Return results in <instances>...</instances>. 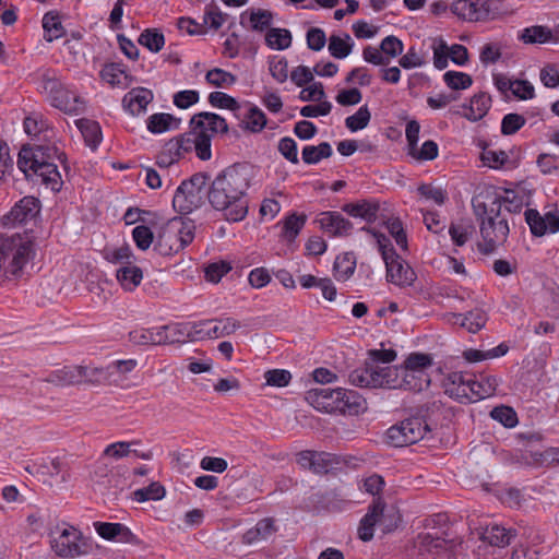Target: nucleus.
Here are the masks:
<instances>
[{"label": "nucleus", "mask_w": 559, "mask_h": 559, "mask_svg": "<svg viewBox=\"0 0 559 559\" xmlns=\"http://www.w3.org/2000/svg\"><path fill=\"white\" fill-rule=\"evenodd\" d=\"M473 234V226L464 224H451L449 235L451 236L454 245L464 246Z\"/></svg>", "instance_id": "62"}, {"label": "nucleus", "mask_w": 559, "mask_h": 559, "mask_svg": "<svg viewBox=\"0 0 559 559\" xmlns=\"http://www.w3.org/2000/svg\"><path fill=\"white\" fill-rule=\"evenodd\" d=\"M106 260L121 266L132 264L135 261L134 254L129 246H121L106 252Z\"/></svg>", "instance_id": "55"}, {"label": "nucleus", "mask_w": 559, "mask_h": 559, "mask_svg": "<svg viewBox=\"0 0 559 559\" xmlns=\"http://www.w3.org/2000/svg\"><path fill=\"white\" fill-rule=\"evenodd\" d=\"M140 441H119L114 442L111 444H108L104 452H103V459H114V460H120L122 457H127L132 452V445L139 444Z\"/></svg>", "instance_id": "48"}, {"label": "nucleus", "mask_w": 559, "mask_h": 559, "mask_svg": "<svg viewBox=\"0 0 559 559\" xmlns=\"http://www.w3.org/2000/svg\"><path fill=\"white\" fill-rule=\"evenodd\" d=\"M53 107L66 114L79 115L84 110L83 99L71 93L58 79H46L43 85Z\"/></svg>", "instance_id": "12"}, {"label": "nucleus", "mask_w": 559, "mask_h": 559, "mask_svg": "<svg viewBox=\"0 0 559 559\" xmlns=\"http://www.w3.org/2000/svg\"><path fill=\"white\" fill-rule=\"evenodd\" d=\"M513 536L514 535L510 530H507L498 524L488 525L483 530L480 534L481 540L496 547H504L509 545Z\"/></svg>", "instance_id": "28"}, {"label": "nucleus", "mask_w": 559, "mask_h": 559, "mask_svg": "<svg viewBox=\"0 0 559 559\" xmlns=\"http://www.w3.org/2000/svg\"><path fill=\"white\" fill-rule=\"evenodd\" d=\"M319 223L321 228L331 236H347L353 225L337 212H323Z\"/></svg>", "instance_id": "22"}, {"label": "nucleus", "mask_w": 559, "mask_h": 559, "mask_svg": "<svg viewBox=\"0 0 559 559\" xmlns=\"http://www.w3.org/2000/svg\"><path fill=\"white\" fill-rule=\"evenodd\" d=\"M524 44H546L554 39L552 32L547 26L534 25L524 28L519 35Z\"/></svg>", "instance_id": "36"}, {"label": "nucleus", "mask_w": 559, "mask_h": 559, "mask_svg": "<svg viewBox=\"0 0 559 559\" xmlns=\"http://www.w3.org/2000/svg\"><path fill=\"white\" fill-rule=\"evenodd\" d=\"M34 255L33 242L19 234L0 236V270L17 276Z\"/></svg>", "instance_id": "4"}, {"label": "nucleus", "mask_w": 559, "mask_h": 559, "mask_svg": "<svg viewBox=\"0 0 559 559\" xmlns=\"http://www.w3.org/2000/svg\"><path fill=\"white\" fill-rule=\"evenodd\" d=\"M132 237L140 250H147L154 241L152 230L145 225H139L132 230Z\"/></svg>", "instance_id": "61"}, {"label": "nucleus", "mask_w": 559, "mask_h": 559, "mask_svg": "<svg viewBox=\"0 0 559 559\" xmlns=\"http://www.w3.org/2000/svg\"><path fill=\"white\" fill-rule=\"evenodd\" d=\"M429 383L430 380L426 371H412L401 367L399 389L418 392L428 388Z\"/></svg>", "instance_id": "26"}, {"label": "nucleus", "mask_w": 559, "mask_h": 559, "mask_svg": "<svg viewBox=\"0 0 559 559\" xmlns=\"http://www.w3.org/2000/svg\"><path fill=\"white\" fill-rule=\"evenodd\" d=\"M343 211L353 217H359L367 222H373L377 218L379 204L372 201H361L357 203L345 204Z\"/></svg>", "instance_id": "32"}, {"label": "nucleus", "mask_w": 559, "mask_h": 559, "mask_svg": "<svg viewBox=\"0 0 559 559\" xmlns=\"http://www.w3.org/2000/svg\"><path fill=\"white\" fill-rule=\"evenodd\" d=\"M490 106L491 97L487 93H478L471 98L465 117L471 121H478L486 116Z\"/></svg>", "instance_id": "35"}, {"label": "nucleus", "mask_w": 559, "mask_h": 559, "mask_svg": "<svg viewBox=\"0 0 559 559\" xmlns=\"http://www.w3.org/2000/svg\"><path fill=\"white\" fill-rule=\"evenodd\" d=\"M152 337L148 340L153 345H159L165 343H173L180 341V324L176 325H163L155 330H150Z\"/></svg>", "instance_id": "40"}, {"label": "nucleus", "mask_w": 559, "mask_h": 559, "mask_svg": "<svg viewBox=\"0 0 559 559\" xmlns=\"http://www.w3.org/2000/svg\"><path fill=\"white\" fill-rule=\"evenodd\" d=\"M453 545V540H449L444 536H440L437 533H421L415 540V548L421 556L439 555L441 551L452 548Z\"/></svg>", "instance_id": "18"}, {"label": "nucleus", "mask_w": 559, "mask_h": 559, "mask_svg": "<svg viewBox=\"0 0 559 559\" xmlns=\"http://www.w3.org/2000/svg\"><path fill=\"white\" fill-rule=\"evenodd\" d=\"M333 151L328 142H322L319 145H307L302 148V160L306 164L312 165L319 163L323 158L332 156Z\"/></svg>", "instance_id": "41"}, {"label": "nucleus", "mask_w": 559, "mask_h": 559, "mask_svg": "<svg viewBox=\"0 0 559 559\" xmlns=\"http://www.w3.org/2000/svg\"><path fill=\"white\" fill-rule=\"evenodd\" d=\"M337 399V405L340 406L337 412L340 413L356 414L364 405V400L357 392L343 388H337L336 400Z\"/></svg>", "instance_id": "30"}, {"label": "nucleus", "mask_w": 559, "mask_h": 559, "mask_svg": "<svg viewBox=\"0 0 559 559\" xmlns=\"http://www.w3.org/2000/svg\"><path fill=\"white\" fill-rule=\"evenodd\" d=\"M307 216L305 214H292L286 217L283 225V237L288 241L294 240L305 226Z\"/></svg>", "instance_id": "47"}, {"label": "nucleus", "mask_w": 559, "mask_h": 559, "mask_svg": "<svg viewBox=\"0 0 559 559\" xmlns=\"http://www.w3.org/2000/svg\"><path fill=\"white\" fill-rule=\"evenodd\" d=\"M354 45L355 43L349 34H333L329 38L328 50L332 57L336 59H344L352 53Z\"/></svg>", "instance_id": "31"}, {"label": "nucleus", "mask_w": 559, "mask_h": 559, "mask_svg": "<svg viewBox=\"0 0 559 559\" xmlns=\"http://www.w3.org/2000/svg\"><path fill=\"white\" fill-rule=\"evenodd\" d=\"M273 14L267 10H252L250 13V24L253 31L263 32L272 24Z\"/></svg>", "instance_id": "59"}, {"label": "nucleus", "mask_w": 559, "mask_h": 559, "mask_svg": "<svg viewBox=\"0 0 559 559\" xmlns=\"http://www.w3.org/2000/svg\"><path fill=\"white\" fill-rule=\"evenodd\" d=\"M211 338L225 337L241 328V323L233 318L212 320Z\"/></svg>", "instance_id": "46"}, {"label": "nucleus", "mask_w": 559, "mask_h": 559, "mask_svg": "<svg viewBox=\"0 0 559 559\" xmlns=\"http://www.w3.org/2000/svg\"><path fill=\"white\" fill-rule=\"evenodd\" d=\"M38 473L43 476L56 478V481L60 484L66 483L69 478L68 472L63 469L62 464L58 460L40 464Z\"/></svg>", "instance_id": "50"}, {"label": "nucleus", "mask_w": 559, "mask_h": 559, "mask_svg": "<svg viewBox=\"0 0 559 559\" xmlns=\"http://www.w3.org/2000/svg\"><path fill=\"white\" fill-rule=\"evenodd\" d=\"M378 388L399 389L401 367L374 365Z\"/></svg>", "instance_id": "34"}, {"label": "nucleus", "mask_w": 559, "mask_h": 559, "mask_svg": "<svg viewBox=\"0 0 559 559\" xmlns=\"http://www.w3.org/2000/svg\"><path fill=\"white\" fill-rule=\"evenodd\" d=\"M275 533L274 521L272 519L260 520L254 527L248 530L243 536L242 542L251 545L261 540H266Z\"/></svg>", "instance_id": "29"}, {"label": "nucleus", "mask_w": 559, "mask_h": 559, "mask_svg": "<svg viewBox=\"0 0 559 559\" xmlns=\"http://www.w3.org/2000/svg\"><path fill=\"white\" fill-rule=\"evenodd\" d=\"M429 431L426 420L419 416L406 418L386 431L389 444L393 447H406L420 441Z\"/></svg>", "instance_id": "10"}, {"label": "nucleus", "mask_w": 559, "mask_h": 559, "mask_svg": "<svg viewBox=\"0 0 559 559\" xmlns=\"http://www.w3.org/2000/svg\"><path fill=\"white\" fill-rule=\"evenodd\" d=\"M395 515V512L385 513V503L380 498L376 499L359 523L358 537L364 542L371 540L376 524H384L385 531H392L397 525L399 516Z\"/></svg>", "instance_id": "11"}, {"label": "nucleus", "mask_w": 559, "mask_h": 559, "mask_svg": "<svg viewBox=\"0 0 559 559\" xmlns=\"http://www.w3.org/2000/svg\"><path fill=\"white\" fill-rule=\"evenodd\" d=\"M207 178L206 174L198 173L181 182L173 198L174 209L178 213L189 214L203 204Z\"/></svg>", "instance_id": "8"}, {"label": "nucleus", "mask_w": 559, "mask_h": 559, "mask_svg": "<svg viewBox=\"0 0 559 559\" xmlns=\"http://www.w3.org/2000/svg\"><path fill=\"white\" fill-rule=\"evenodd\" d=\"M94 525L97 534L104 539L120 543H131L135 539L132 532L121 523L96 522Z\"/></svg>", "instance_id": "23"}, {"label": "nucleus", "mask_w": 559, "mask_h": 559, "mask_svg": "<svg viewBox=\"0 0 559 559\" xmlns=\"http://www.w3.org/2000/svg\"><path fill=\"white\" fill-rule=\"evenodd\" d=\"M44 38L52 41L63 35V26L57 13L48 12L43 17Z\"/></svg>", "instance_id": "43"}, {"label": "nucleus", "mask_w": 559, "mask_h": 559, "mask_svg": "<svg viewBox=\"0 0 559 559\" xmlns=\"http://www.w3.org/2000/svg\"><path fill=\"white\" fill-rule=\"evenodd\" d=\"M190 127L197 133L212 138L214 134L228 131L226 120L213 112L195 114L190 120Z\"/></svg>", "instance_id": "16"}, {"label": "nucleus", "mask_w": 559, "mask_h": 559, "mask_svg": "<svg viewBox=\"0 0 559 559\" xmlns=\"http://www.w3.org/2000/svg\"><path fill=\"white\" fill-rule=\"evenodd\" d=\"M297 463L314 474H328L335 469L341 461L332 453L306 450L297 454Z\"/></svg>", "instance_id": "13"}, {"label": "nucleus", "mask_w": 559, "mask_h": 559, "mask_svg": "<svg viewBox=\"0 0 559 559\" xmlns=\"http://www.w3.org/2000/svg\"><path fill=\"white\" fill-rule=\"evenodd\" d=\"M133 495L138 502L160 500L165 496V488L159 483H152L147 487L135 490Z\"/></svg>", "instance_id": "56"}, {"label": "nucleus", "mask_w": 559, "mask_h": 559, "mask_svg": "<svg viewBox=\"0 0 559 559\" xmlns=\"http://www.w3.org/2000/svg\"><path fill=\"white\" fill-rule=\"evenodd\" d=\"M265 41L270 48L283 50L292 45V34L285 28H270L265 35Z\"/></svg>", "instance_id": "44"}, {"label": "nucleus", "mask_w": 559, "mask_h": 559, "mask_svg": "<svg viewBox=\"0 0 559 559\" xmlns=\"http://www.w3.org/2000/svg\"><path fill=\"white\" fill-rule=\"evenodd\" d=\"M243 128L257 133L264 129L266 126V117L265 114L257 106H251L248 109L243 120Z\"/></svg>", "instance_id": "45"}, {"label": "nucleus", "mask_w": 559, "mask_h": 559, "mask_svg": "<svg viewBox=\"0 0 559 559\" xmlns=\"http://www.w3.org/2000/svg\"><path fill=\"white\" fill-rule=\"evenodd\" d=\"M50 547L55 555L62 559H76L90 555L93 550L92 542L74 526L55 532Z\"/></svg>", "instance_id": "6"}, {"label": "nucleus", "mask_w": 559, "mask_h": 559, "mask_svg": "<svg viewBox=\"0 0 559 559\" xmlns=\"http://www.w3.org/2000/svg\"><path fill=\"white\" fill-rule=\"evenodd\" d=\"M438 152V144L432 140L425 141L420 148L415 145L408 150V154L417 160H432L437 158Z\"/></svg>", "instance_id": "54"}, {"label": "nucleus", "mask_w": 559, "mask_h": 559, "mask_svg": "<svg viewBox=\"0 0 559 559\" xmlns=\"http://www.w3.org/2000/svg\"><path fill=\"white\" fill-rule=\"evenodd\" d=\"M525 222L535 237H543L547 233L559 231V212L557 210L547 212L544 216L535 209H527L524 213Z\"/></svg>", "instance_id": "15"}, {"label": "nucleus", "mask_w": 559, "mask_h": 559, "mask_svg": "<svg viewBox=\"0 0 559 559\" xmlns=\"http://www.w3.org/2000/svg\"><path fill=\"white\" fill-rule=\"evenodd\" d=\"M486 322L487 314L483 310L475 309L463 316L461 326L466 328L471 333H476L485 326Z\"/></svg>", "instance_id": "51"}, {"label": "nucleus", "mask_w": 559, "mask_h": 559, "mask_svg": "<svg viewBox=\"0 0 559 559\" xmlns=\"http://www.w3.org/2000/svg\"><path fill=\"white\" fill-rule=\"evenodd\" d=\"M337 389L316 388L306 392V401L318 411L334 413L340 409L336 400Z\"/></svg>", "instance_id": "17"}, {"label": "nucleus", "mask_w": 559, "mask_h": 559, "mask_svg": "<svg viewBox=\"0 0 559 559\" xmlns=\"http://www.w3.org/2000/svg\"><path fill=\"white\" fill-rule=\"evenodd\" d=\"M521 462L532 467L550 466L559 463V448L550 447L543 452L525 451Z\"/></svg>", "instance_id": "25"}, {"label": "nucleus", "mask_w": 559, "mask_h": 559, "mask_svg": "<svg viewBox=\"0 0 559 559\" xmlns=\"http://www.w3.org/2000/svg\"><path fill=\"white\" fill-rule=\"evenodd\" d=\"M152 99L153 94L151 91L146 88H133L124 95L122 105L127 111L135 116L144 112Z\"/></svg>", "instance_id": "24"}, {"label": "nucleus", "mask_w": 559, "mask_h": 559, "mask_svg": "<svg viewBox=\"0 0 559 559\" xmlns=\"http://www.w3.org/2000/svg\"><path fill=\"white\" fill-rule=\"evenodd\" d=\"M88 374L87 366H64L51 372L47 382L59 386L74 385L84 381Z\"/></svg>", "instance_id": "19"}, {"label": "nucleus", "mask_w": 559, "mask_h": 559, "mask_svg": "<svg viewBox=\"0 0 559 559\" xmlns=\"http://www.w3.org/2000/svg\"><path fill=\"white\" fill-rule=\"evenodd\" d=\"M194 239V225L181 217L169 219L160 229L155 240L154 250L160 255L169 257L183 250Z\"/></svg>", "instance_id": "5"}, {"label": "nucleus", "mask_w": 559, "mask_h": 559, "mask_svg": "<svg viewBox=\"0 0 559 559\" xmlns=\"http://www.w3.org/2000/svg\"><path fill=\"white\" fill-rule=\"evenodd\" d=\"M205 79L209 84L216 87L228 86L236 82L235 75L219 68L210 70Z\"/></svg>", "instance_id": "57"}, {"label": "nucleus", "mask_w": 559, "mask_h": 559, "mask_svg": "<svg viewBox=\"0 0 559 559\" xmlns=\"http://www.w3.org/2000/svg\"><path fill=\"white\" fill-rule=\"evenodd\" d=\"M212 323V320H205L198 323L180 324V335H185L191 341L211 338Z\"/></svg>", "instance_id": "37"}, {"label": "nucleus", "mask_w": 559, "mask_h": 559, "mask_svg": "<svg viewBox=\"0 0 559 559\" xmlns=\"http://www.w3.org/2000/svg\"><path fill=\"white\" fill-rule=\"evenodd\" d=\"M76 127L81 131L86 144L96 148L102 140L100 127L96 121L90 119H79L75 121Z\"/></svg>", "instance_id": "38"}, {"label": "nucleus", "mask_w": 559, "mask_h": 559, "mask_svg": "<svg viewBox=\"0 0 559 559\" xmlns=\"http://www.w3.org/2000/svg\"><path fill=\"white\" fill-rule=\"evenodd\" d=\"M472 374L462 371H455L448 374L444 381L445 393L451 397L463 402L468 397L469 383Z\"/></svg>", "instance_id": "20"}, {"label": "nucleus", "mask_w": 559, "mask_h": 559, "mask_svg": "<svg viewBox=\"0 0 559 559\" xmlns=\"http://www.w3.org/2000/svg\"><path fill=\"white\" fill-rule=\"evenodd\" d=\"M499 380L493 376L480 374L479 378L472 374L467 401L475 402L495 394Z\"/></svg>", "instance_id": "21"}, {"label": "nucleus", "mask_w": 559, "mask_h": 559, "mask_svg": "<svg viewBox=\"0 0 559 559\" xmlns=\"http://www.w3.org/2000/svg\"><path fill=\"white\" fill-rule=\"evenodd\" d=\"M356 267V260L352 253H344L342 255L336 257L334 262V276L338 281L348 280Z\"/></svg>", "instance_id": "42"}, {"label": "nucleus", "mask_w": 559, "mask_h": 559, "mask_svg": "<svg viewBox=\"0 0 559 559\" xmlns=\"http://www.w3.org/2000/svg\"><path fill=\"white\" fill-rule=\"evenodd\" d=\"M180 119L170 114H154L147 119V130L152 133H163L169 130L178 129Z\"/></svg>", "instance_id": "33"}, {"label": "nucleus", "mask_w": 559, "mask_h": 559, "mask_svg": "<svg viewBox=\"0 0 559 559\" xmlns=\"http://www.w3.org/2000/svg\"><path fill=\"white\" fill-rule=\"evenodd\" d=\"M227 14L219 11V9L212 4L204 13L203 23L204 26L209 25L212 29L217 31L225 23Z\"/></svg>", "instance_id": "64"}, {"label": "nucleus", "mask_w": 559, "mask_h": 559, "mask_svg": "<svg viewBox=\"0 0 559 559\" xmlns=\"http://www.w3.org/2000/svg\"><path fill=\"white\" fill-rule=\"evenodd\" d=\"M480 157L486 166L495 169L501 168L509 159L504 151H493L489 148H484Z\"/></svg>", "instance_id": "60"}, {"label": "nucleus", "mask_w": 559, "mask_h": 559, "mask_svg": "<svg viewBox=\"0 0 559 559\" xmlns=\"http://www.w3.org/2000/svg\"><path fill=\"white\" fill-rule=\"evenodd\" d=\"M491 417L504 427L512 428L518 424L516 413L508 406H498L491 411Z\"/></svg>", "instance_id": "63"}, {"label": "nucleus", "mask_w": 559, "mask_h": 559, "mask_svg": "<svg viewBox=\"0 0 559 559\" xmlns=\"http://www.w3.org/2000/svg\"><path fill=\"white\" fill-rule=\"evenodd\" d=\"M371 119L367 105L361 106L354 115L345 119V126L352 132L365 129Z\"/></svg>", "instance_id": "52"}, {"label": "nucleus", "mask_w": 559, "mask_h": 559, "mask_svg": "<svg viewBox=\"0 0 559 559\" xmlns=\"http://www.w3.org/2000/svg\"><path fill=\"white\" fill-rule=\"evenodd\" d=\"M139 43L153 52H158L165 44L164 35L157 29H145L139 37Z\"/></svg>", "instance_id": "53"}, {"label": "nucleus", "mask_w": 559, "mask_h": 559, "mask_svg": "<svg viewBox=\"0 0 559 559\" xmlns=\"http://www.w3.org/2000/svg\"><path fill=\"white\" fill-rule=\"evenodd\" d=\"M474 209L480 221L479 231L483 239L478 249L485 254L492 253L499 246L504 245L510 233L508 218L502 213V202L496 198L489 205L478 203Z\"/></svg>", "instance_id": "3"}, {"label": "nucleus", "mask_w": 559, "mask_h": 559, "mask_svg": "<svg viewBox=\"0 0 559 559\" xmlns=\"http://www.w3.org/2000/svg\"><path fill=\"white\" fill-rule=\"evenodd\" d=\"M55 158H60L56 146H23L17 156V167L27 179L59 191L62 181Z\"/></svg>", "instance_id": "2"}, {"label": "nucleus", "mask_w": 559, "mask_h": 559, "mask_svg": "<svg viewBox=\"0 0 559 559\" xmlns=\"http://www.w3.org/2000/svg\"><path fill=\"white\" fill-rule=\"evenodd\" d=\"M116 278L126 292H133L143 280V271L133 263L120 266L116 272Z\"/></svg>", "instance_id": "27"}, {"label": "nucleus", "mask_w": 559, "mask_h": 559, "mask_svg": "<svg viewBox=\"0 0 559 559\" xmlns=\"http://www.w3.org/2000/svg\"><path fill=\"white\" fill-rule=\"evenodd\" d=\"M447 86L453 91L467 90L473 84L472 76L464 72L448 71L443 74Z\"/></svg>", "instance_id": "49"}, {"label": "nucleus", "mask_w": 559, "mask_h": 559, "mask_svg": "<svg viewBox=\"0 0 559 559\" xmlns=\"http://www.w3.org/2000/svg\"><path fill=\"white\" fill-rule=\"evenodd\" d=\"M374 365L367 364L362 369L349 373V382L360 388H378Z\"/></svg>", "instance_id": "39"}, {"label": "nucleus", "mask_w": 559, "mask_h": 559, "mask_svg": "<svg viewBox=\"0 0 559 559\" xmlns=\"http://www.w3.org/2000/svg\"><path fill=\"white\" fill-rule=\"evenodd\" d=\"M374 237L385 263L388 281L400 287L411 286L416 280L415 271L395 252L389 238L381 234H374Z\"/></svg>", "instance_id": "7"}, {"label": "nucleus", "mask_w": 559, "mask_h": 559, "mask_svg": "<svg viewBox=\"0 0 559 559\" xmlns=\"http://www.w3.org/2000/svg\"><path fill=\"white\" fill-rule=\"evenodd\" d=\"M209 103L213 107L236 111L240 108L239 103L230 95L223 92H212L209 95Z\"/></svg>", "instance_id": "58"}, {"label": "nucleus", "mask_w": 559, "mask_h": 559, "mask_svg": "<svg viewBox=\"0 0 559 559\" xmlns=\"http://www.w3.org/2000/svg\"><path fill=\"white\" fill-rule=\"evenodd\" d=\"M39 210L40 203L38 199L24 197L1 218V223L4 227H15L34 219Z\"/></svg>", "instance_id": "14"}, {"label": "nucleus", "mask_w": 559, "mask_h": 559, "mask_svg": "<svg viewBox=\"0 0 559 559\" xmlns=\"http://www.w3.org/2000/svg\"><path fill=\"white\" fill-rule=\"evenodd\" d=\"M250 170L235 164L218 173L210 182L206 195L210 205L230 223L243 221L249 212Z\"/></svg>", "instance_id": "1"}, {"label": "nucleus", "mask_w": 559, "mask_h": 559, "mask_svg": "<svg viewBox=\"0 0 559 559\" xmlns=\"http://www.w3.org/2000/svg\"><path fill=\"white\" fill-rule=\"evenodd\" d=\"M501 4V0H456L452 3L451 11L463 21L488 22L500 15Z\"/></svg>", "instance_id": "9"}]
</instances>
